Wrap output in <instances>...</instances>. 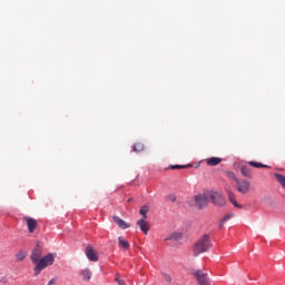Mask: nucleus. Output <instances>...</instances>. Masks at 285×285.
Returning <instances> with one entry per match:
<instances>
[{"label": "nucleus", "instance_id": "1", "mask_svg": "<svg viewBox=\"0 0 285 285\" xmlns=\"http://www.w3.org/2000/svg\"><path fill=\"white\" fill-rule=\"evenodd\" d=\"M213 248V242L208 234L203 235L193 246V253L195 257L202 255V253H208Z\"/></svg>", "mask_w": 285, "mask_h": 285}, {"label": "nucleus", "instance_id": "2", "mask_svg": "<svg viewBox=\"0 0 285 285\" xmlns=\"http://www.w3.org/2000/svg\"><path fill=\"white\" fill-rule=\"evenodd\" d=\"M55 264V254H48L43 256L33 267L35 275H39L41 271L48 268V266H52Z\"/></svg>", "mask_w": 285, "mask_h": 285}, {"label": "nucleus", "instance_id": "3", "mask_svg": "<svg viewBox=\"0 0 285 285\" xmlns=\"http://www.w3.org/2000/svg\"><path fill=\"white\" fill-rule=\"evenodd\" d=\"M235 188L240 195H248L250 193V183L247 179H236Z\"/></svg>", "mask_w": 285, "mask_h": 285}, {"label": "nucleus", "instance_id": "4", "mask_svg": "<svg viewBox=\"0 0 285 285\" xmlns=\"http://www.w3.org/2000/svg\"><path fill=\"white\" fill-rule=\"evenodd\" d=\"M193 275L196 278L198 285H210V278H208V273L202 269H196L193 272Z\"/></svg>", "mask_w": 285, "mask_h": 285}, {"label": "nucleus", "instance_id": "5", "mask_svg": "<svg viewBox=\"0 0 285 285\" xmlns=\"http://www.w3.org/2000/svg\"><path fill=\"white\" fill-rule=\"evenodd\" d=\"M209 197L214 206H218L219 208H222V206H226V198H224V196L220 193L210 191Z\"/></svg>", "mask_w": 285, "mask_h": 285}, {"label": "nucleus", "instance_id": "6", "mask_svg": "<svg viewBox=\"0 0 285 285\" xmlns=\"http://www.w3.org/2000/svg\"><path fill=\"white\" fill-rule=\"evenodd\" d=\"M194 202L196 208L202 210V208H206L208 206V196L206 194H198L194 196Z\"/></svg>", "mask_w": 285, "mask_h": 285}, {"label": "nucleus", "instance_id": "7", "mask_svg": "<svg viewBox=\"0 0 285 285\" xmlns=\"http://www.w3.org/2000/svg\"><path fill=\"white\" fill-rule=\"evenodd\" d=\"M225 193H227L228 200L230 204H233V206H235V208H243V206L237 203V195L233 193V188H230L229 185L225 186Z\"/></svg>", "mask_w": 285, "mask_h": 285}, {"label": "nucleus", "instance_id": "8", "mask_svg": "<svg viewBox=\"0 0 285 285\" xmlns=\"http://www.w3.org/2000/svg\"><path fill=\"white\" fill-rule=\"evenodd\" d=\"M43 257V248H41V246L37 245L31 255H30V259L32 262V264H36Z\"/></svg>", "mask_w": 285, "mask_h": 285}, {"label": "nucleus", "instance_id": "9", "mask_svg": "<svg viewBox=\"0 0 285 285\" xmlns=\"http://www.w3.org/2000/svg\"><path fill=\"white\" fill-rule=\"evenodd\" d=\"M85 254L89 262H99V254H97V250H95L92 245H87Z\"/></svg>", "mask_w": 285, "mask_h": 285}, {"label": "nucleus", "instance_id": "10", "mask_svg": "<svg viewBox=\"0 0 285 285\" xmlns=\"http://www.w3.org/2000/svg\"><path fill=\"white\" fill-rule=\"evenodd\" d=\"M23 220L27 224L29 233H35V230L37 229V226H38L37 219H35L32 217L24 216Z\"/></svg>", "mask_w": 285, "mask_h": 285}, {"label": "nucleus", "instance_id": "11", "mask_svg": "<svg viewBox=\"0 0 285 285\" xmlns=\"http://www.w3.org/2000/svg\"><path fill=\"white\" fill-rule=\"evenodd\" d=\"M137 226H139L140 230L145 235H148V230H150V225H148V222H146V218H141L137 220Z\"/></svg>", "mask_w": 285, "mask_h": 285}, {"label": "nucleus", "instance_id": "12", "mask_svg": "<svg viewBox=\"0 0 285 285\" xmlns=\"http://www.w3.org/2000/svg\"><path fill=\"white\" fill-rule=\"evenodd\" d=\"M112 219L115 224H117V226H119L122 230H126V228H130V224L126 223L119 216H114Z\"/></svg>", "mask_w": 285, "mask_h": 285}, {"label": "nucleus", "instance_id": "13", "mask_svg": "<svg viewBox=\"0 0 285 285\" xmlns=\"http://www.w3.org/2000/svg\"><path fill=\"white\" fill-rule=\"evenodd\" d=\"M80 275L83 279V282H90V279H92V271H90V268H83L80 271Z\"/></svg>", "mask_w": 285, "mask_h": 285}, {"label": "nucleus", "instance_id": "14", "mask_svg": "<svg viewBox=\"0 0 285 285\" xmlns=\"http://www.w3.org/2000/svg\"><path fill=\"white\" fill-rule=\"evenodd\" d=\"M118 246L122 248V250H130V243L124 238V236L118 237Z\"/></svg>", "mask_w": 285, "mask_h": 285}, {"label": "nucleus", "instance_id": "15", "mask_svg": "<svg viewBox=\"0 0 285 285\" xmlns=\"http://www.w3.org/2000/svg\"><path fill=\"white\" fill-rule=\"evenodd\" d=\"M240 173L243 177H252L253 176V169L248 165H243L240 167Z\"/></svg>", "mask_w": 285, "mask_h": 285}, {"label": "nucleus", "instance_id": "16", "mask_svg": "<svg viewBox=\"0 0 285 285\" xmlns=\"http://www.w3.org/2000/svg\"><path fill=\"white\" fill-rule=\"evenodd\" d=\"M207 166H219L222 164V158L219 157H210L206 159Z\"/></svg>", "mask_w": 285, "mask_h": 285}, {"label": "nucleus", "instance_id": "17", "mask_svg": "<svg viewBox=\"0 0 285 285\" xmlns=\"http://www.w3.org/2000/svg\"><path fill=\"white\" fill-rule=\"evenodd\" d=\"M148 213H150V207H148V205L140 207L139 215H141L142 219H148Z\"/></svg>", "mask_w": 285, "mask_h": 285}, {"label": "nucleus", "instance_id": "18", "mask_svg": "<svg viewBox=\"0 0 285 285\" xmlns=\"http://www.w3.org/2000/svg\"><path fill=\"white\" fill-rule=\"evenodd\" d=\"M248 166H253V168H268V165H264L262 163L250 160Z\"/></svg>", "mask_w": 285, "mask_h": 285}, {"label": "nucleus", "instance_id": "19", "mask_svg": "<svg viewBox=\"0 0 285 285\" xmlns=\"http://www.w3.org/2000/svg\"><path fill=\"white\" fill-rule=\"evenodd\" d=\"M26 257H27V254L23 250H20L16 254L17 262H23V259H26Z\"/></svg>", "mask_w": 285, "mask_h": 285}, {"label": "nucleus", "instance_id": "20", "mask_svg": "<svg viewBox=\"0 0 285 285\" xmlns=\"http://www.w3.org/2000/svg\"><path fill=\"white\" fill-rule=\"evenodd\" d=\"M134 150H135V153H141L144 150V144L142 142L135 144Z\"/></svg>", "mask_w": 285, "mask_h": 285}, {"label": "nucleus", "instance_id": "21", "mask_svg": "<svg viewBox=\"0 0 285 285\" xmlns=\"http://www.w3.org/2000/svg\"><path fill=\"white\" fill-rule=\"evenodd\" d=\"M169 239H174L175 242L181 239V233H173V234L169 236Z\"/></svg>", "mask_w": 285, "mask_h": 285}, {"label": "nucleus", "instance_id": "22", "mask_svg": "<svg viewBox=\"0 0 285 285\" xmlns=\"http://www.w3.org/2000/svg\"><path fill=\"white\" fill-rule=\"evenodd\" d=\"M188 166H190V165H173L170 168H171V170H177V169H181V168H188Z\"/></svg>", "mask_w": 285, "mask_h": 285}, {"label": "nucleus", "instance_id": "23", "mask_svg": "<svg viewBox=\"0 0 285 285\" xmlns=\"http://www.w3.org/2000/svg\"><path fill=\"white\" fill-rule=\"evenodd\" d=\"M233 217H235L234 214H227V215L222 219V224H226V222H228V219H233Z\"/></svg>", "mask_w": 285, "mask_h": 285}, {"label": "nucleus", "instance_id": "24", "mask_svg": "<svg viewBox=\"0 0 285 285\" xmlns=\"http://www.w3.org/2000/svg\"><path fill=\"white\" fill-rule=\"evenodd\" d=\"M163 279L164 282H167V284H170V282H173V278L170 277V275L166 273L163 274Z\"/></svg>", "mask_w": 285, "mask_h": 285}, {"label": "nucleus", "instance_id": "25", "mask_svg": "<svg viewBox=\"0 0 285 285\" xmlns=\"http://www.w3.org/2000/svg\"><path fill=\"white\" fill-rule=\"evenodd\" d=\"M226 175L229 179H234L235 181H237L238 179L233 171H226Z\"/></svg>", "mask_w": 285, "mask_h": 285}, {"label": "nucleus", "instance_id": "26", "mask_svg": "<svg viewBox=\"0 0 285 285\" xmlns=\"http://www.w3.org/2000/svg\"><path fill=\"white\" fill-rule=\"evenodd\" d=\"M167 199H168V202L175 203V202H177V196H175V194H169V195L167 196Z\"/></svg>", "mask_w": 285, "mask_h": 285}, {"label": "nucleus", "instance_id": "27", "mask_svg": "<svg viewBox=\"0 0 285 285\" xmlns=\"http://www.w3.org/2000/svg\"><path fill=\"white\" fill-rule=\"evenodd\" d=\"M0 284H8V277L6 276L0 277Z\"/></svg>", "mask_w": 285, "mask_h": 285}, {"label": "nucleus", "instance_id": "28", "mask_svg": "<svg viewBox=\"0 0 285 285\" xmlns=\"http://www.w3.org/2000/svg\"><path fill=\"white\" fill-rule=\"evenodd\" d=\"M55 284V278H52L51 281H49L48 285H52Z\"/></svg>", "mask_w": 285, "mask_h": 285}, {"label": "nucleus", "instance_id": "29", "mask_svg": "<svg viewBox=\"0 0 285 285\" xmlns=\"http://www.w3.org/2000/svg\"><path fill=\"white\" fill-rule=\"evenodd\" d=\"M223 226H224V224H222V220H220V223H219V228H223Z\"/></svg>", "mask_w": 285, "mask_h": 285}]
</instances>
